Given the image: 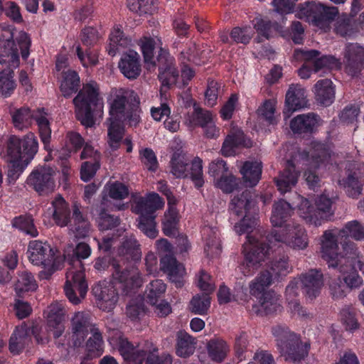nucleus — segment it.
<instances>
[{
	"instance_id": "nucleus-1",
	"label": "nucleus",
	"mask_w": 364,
	"mask_h": 364,
	"mask_svg": "<svg viewBox=\"0 0 364 364\" xmlns=\"http://www.w3.org/2000/svg\"><path fill=\"white\" fill-rule=\"evenodd\" d=\"M111 265L113 269L112 281L99 282L92 290L100 308L106 311L112 310L118 301L117 288L121 289L122 294L128 295L141 284L139 269L134 264H128L122 268L109 256H104L95 259L94 267L98 272H103Z\"/></svg>"
},
{
	"instance_id": "nucleus-2",
	"label": "nucleus",
	"mask_w": 364,
	"mask_h": 364,
	"mask_svg": "<svg viewBox=\"0 0 364 364\" xmlns=\"http://www.w3.org/2000/svg\"><path fill=\"white\" fill-rule=\"evenodd\" d=\"M80 88V77L75 70H63L60 77L59 89L62 95L70 98L73 95V103L75 106L77 120L87 127L95 124V116L102 113L103 101L100 96V87L96 82L91 81Z\"/></svg>"
},
{
	"instance_id": "nucleus-3",
	"label": "nucleus",
	"mask_w": 364,
	"mask_h": 364,
	"mask_svg": "<svg viewBox=\"0 0 364 364\" xmlns=\"http://www.w3.org/2000/svg\"><path fill=\"white\" fill-rule=\"evenodd\" d=\"M291 269L288 255L284 250L282 252L279 247L278 254L270 262L269 269L260 272L250 284V294L259 300L261 309L258 310V314L262 316L269 315L279 309L276 293L266 289L273 280H278L279 277L286 276Z\"/></svg>"
},
{
	"instance_id": "nucleus-4",
	"label": "nucleus",
	"mask_w": 364,
	"mask_h": 364,
	"mask_svg": "<svg viewBox=\"0 0 364 364\" xmlns=\"http://www.w3.org/2000/svg\"><path fill=\"white\" fill-rule=\"evenodd\" d=\"M1 141H0V146ZM38 150V141L33 132L23 137L11 135L6 141L5 147L0 150L8 164L9 182H15L34 158Z\"/></svg>"
},
{
	"instance_id": "nucleus-5",
	"label": "nucleus",
	"mask_w": 364,
	"mask_h": 364,
	"mask_svg": "<svg viewBox=\"0 0 364 364\" xmlns=\"http://www.w3.org/2000/svg\"><path fill=\"white\" fill-rule=\"evenodd\" d=\"M2 30L8 28L9 36H0V64H6L8 67L0 72V95L4 98L9 97L16 88L14 79V71L19 66L20 58L18 48L13 38L11 26L1 25Z\"/></svg>"
},
{
	"instance_id": "nucleus-6",
	"label": "nucleus",
	"mask_w": 364,
	"mask_h": 364,
	"mask_svg": "<svg viewBox=\"0 0 364 364\" xmlns=\"http://www.w3.org/2000/svg\"><path fill=\"white\" fill-rule=\"evenodd\" d=\"M119 354L125 364H171L172 357L170 354L161 355L154 354L158 348L148 340L143 341L134 346L126 337L120 336L117 340Z\"/></svg>"
},
{
	"instance_id": "nucleus-7",
	"label": "nucleus",
	"mask_w": 364,
	"mask_h": 364,
	"mask_svg": "<svg viewBox=\"0 0 364 364\" xmlns=\"http://www.w3.org/2000/svg\"><path fill=\"white\" fill-rule=\"evenodd\" d=\"M257 203V195L250 189L237 193L231 199L229 205L230 214L240 218L234 225L237 235L249 233L256 225L258 213Z\"/></svg>"
},
{
	"instance_id": "nucleus-8",
	"label": "nucleus",
	"mask_w": 364,
	"mask_h": 364,
	"mask_svg": "<svg viewBox=\"0 0 364 364\" xmlns=\"http://www.w3.org/2000/svg\"><path fill=\"white\" fill-rule=\"evenodd\" d=\"M164 206V199L156 193L151 192L140 196L134 201L132 212L138 215L137 228L146 237L154 239L158 236L156 211Z\"/></svg>"
},
{
	"instance_id": "nucleus-9",
	"label": "nucleus",
	"mask_w": 364,
	"mask_h": 364,
	"mask_svg": "<svg viewBox=\"0 0 364 364\" xmlns=\"http://www.w3.org/2000/svg\"><path fill=\"white\" fill-rule=\"evenodd\" d=\"M12 124L16 129L23 131L28 129L36 122L39 136L45 149L48 150L51 139L50 123L45 108L31 109L28 107L14 108L10 111Z\"/></svg>"
},
{
	"instance_id": "nucleus-10",
	"label": "nucleus",
	"mask_w": 364,
	"mask_h": 364,
	"mask_svg": "<svg viewBox=\"0 0 364 364\" xmlns=\"http://www.w3.org/2000/svg\"><path fill=\"white\" fill-rule=\"evenodd\" d=\"M272 333L276 339L277 348L285 356L286 360L300 363L308 356L310 343L303 342L300 336L291 331L287 326H272Z\"/></svg>"
},
{
	"instance_id": "nucleus-11",
	"label": "nucleus",
	"mask_w": 364,
	"mask_h": 364,
	"mask_svg": "<svg viewBox=\"0 0 364 364\" xmlns=\"http://www.w3.org/2000/svg\"><path fill=\"white\" fill-rule=\"evenodd\" d=\"M27 255L33 264L44 268L41 274H43V278L46 279H48L55 271L62 269L65 262V258L58 250L39 240L29 242Z\"/></svg>"
},
{
	"instance_id": "nucleus-12",
	"label": "nucleus",
	"mask_w": 364,
	"mask_h": 364,
	"mask_svg": "<svg viewBox=\"0 0 364 364\" xmlns=\"http://www.w3.org/2000/svg\"><path fill=\"white\" fill-rule=\"evenodd\" d=\"M338 15L336 7L325 6L322 4L312 1L300 4L296 16L320 28L328 27L329 24Z\"/></svg>"
},
{
	"instance_id": "nucleus-13",
	"label": "nucleus",
	"mask_w": 364,
	"mask_h": 364,
	"mask_svg": "<svg viewBox=\"0 0 364 364\" xmlns=\"http://www.w3.org/2000/svg\"><path fill=\"white\" fill-rule=\"evenodd\" d=\"M343 250L346 257L334 269L343 275V279L349 289L359 288L363 284V279L358 272L360 252L354 242L346 243Z\"/></svg>"
},
{
	"instance_id": "nucleus-14",
	"label": "nucleus",
	"mask_w": 364,
	"mask_h": 364,
	"mask_svg": "<svg viewBox=\"0 0 364 364\" xmlns=\"http://www.w3.org/2000/svg\"><path fill=\"white\" fill-rule=\"evenodd\" d=\"M249 243L243 246L244 259L240 265L242 274L246 276L252 275L261 266L262 262L269 255V245L256 240L251 242L247 236Z\"/></svg>"
},
{
	"instance_id": "nucleus-15",
	"label": "nucleus",
	"mask_w": 364,
	"mask_h": 364,
	"mask_svg": "<svg viewBox=\"0 0 364 364\" xmlns=\"http://www.w3.org/2000/svg\"><path fill=\"white\" fill-rule=\"evenodd\" d=\"M267 239L270 242L273 241L282 242L299 250L306 248L308 245L305 229L295 223L286 225L282 232L280 230H272L267 235Z\"/></svg>"
},
{
	"instance_id": "nucleus-16",
	"label": "nucleus",
	"mask_w": 364,
	"mask_h": 364,
	"mask_svg": "<svg viewBox=\"0 0 364 364\" xmlns=\"http://www.w3.org/2000/svg\"><path fill=\"white\" fill-rule=\"evenodd\" d=\"M332 200L325 194L318 196L315 200V207L310 204L308 200L303 201L301 209L306 210L303 212L304 218L315 226L321 225L322 221L328 220L333 215Z\"/></svg>"
},
{
	"instance_id": "nucleus-17",
	"label": "nucleus",
	"mask_w": 364,
	"mask_h": 364,
	"mask_svg": "<svg viewBox=\"0 0 364 364\" xmlns=\"http://www.w3.org/2000/svg\"><path fill=\"white\" fill-rule=\"evenodd\" d=\"M156 63L159 70L158 78L161 85L167 88L174 85L179 74L175 65V59L168 49L161 46L159 48Z\"/></svg>"
},
{
	"instance_id": "nucleus-18",
	"label": "nucleus",
	"mask_w": 364,
	"mask_h": 364,
	"mask_svg": "<svg viewBox=\"0 0 364 364\" xmlns=\"http://www.w3.org/2000/svg\"><path fill=\"white\" fill-rule=\"evenodd\" d=\"M338 237H339L338 235ZM351 241H344L342 244L343 251L338 253V244L337 236L331 230H326L321 237V257L326 262L328 268L336 269L341 260L346 257L344 253L343 245Z\"/></svg>"
},
{
	"instance_id": "nucleus-19",
	"label": "nucleus",
	"mask_w": 364,
	"mask_h": 364,
	"mask_svg": "<svg viewBox=\"0 0 364 364\" xmlns=\"http://www.w3.org/2000/svg\"><path fill=\"white\" fill-rule=\"evenodd\" d=\"M99 38L98 31L93 26H87L81 30L80 33V41L83 46L88 48L84 52L81 46L78 45L76 47V54L84 67H88L97 63V59L92 55L90 48L97 44Z\"/></svg>"
},
{
	"instance_id": "nucleus-20",
	"label": "nucleus",
	"mask_w": 364,
	"mask_h": 364,
	"mask_svg": "<svg viewBox=\"0 0 364 364\" xmlns=\"http://www.w3.org/2000/svg\"><path fill=\"white\" fill-rule=\"evenodd\" d=\"M26 183L28 186L33 188L40 195L52 192L55 187L51 169L45 166H40L33 169L28 176Z\"/></svg>"
},
{
	"instance_id": "nucleus-21",
	"label": "nucleus",
	"mask_w": 364,
	"mask_h": 364,
	"mask_svg": "<svg viewBox=\"0 0 364 364\" xmlns=\"http://www.w3.org/2000/svg\"><path fill=\"white\" fill-rule=\"evenodd\" d=\"M72 274L71 280H67L65 284L64 291L69 301L73 304H78L80 299L85 297L88 286L82 270L68 273Z\"/></svg>"
},
{
	"instance_id": "nucleus-22",
	"label": "nucleus",
	"mask_w": 364,
	"mask_h": 364,
	"mask_svg": "<svg viewBox=\"0 0 364 364\" xmlns=\"http://www.w3.org/2000/svg\"><path fill=\"white\" fill-rule=\"evenodd\" d=\"M344 63L348 75L352 77L356 76L364 67V48L357 43L346 45Z\"/></svg>"
},
{
	"instance_id": "nucleus-23",
	"label": "nucleus",
	"mask_w": 364,
	"mask_h": 364,
	"mask_svg": "<svg viewBox=\"0 0 364 364\" xmlns=\"http://www.w3.org/2000/svg\"><path fill=\"white\" fill-rule=\"evenodd\" d=\"M299 280L301 284L304 294L312 300L320 294L323 285V274L320 269H311L302 273Z\"/></svg>"
},
{
	"instance_id": "nucleus-24",
	"label": "nucleus",
	"mask_w": 364,
	"mask_h": 364,
	"mask_svg": "<svg viewBox=\"0 0 364 364\" xmlns=\"http://www.w3.org/2000/svg\"><path fill=\"white\" fill-rule=\"evenodd\" d=\"M320 117L314 112L301 114L290 121V129L294 134L311 135L318 126Z\"/></svg>"
},
{
	"instance_id": "nucleus-25",
	"label": "nucleus",
	"mask_w": 364,
	"mask_h": 364,
	"mask_svg": "<svg viewBox=\"0 0 364 364\" xmlns=\"http://www.w3.org/2000/svg\"><path fill=\"white\" fill-rule=\"evenodd\" d=\"M71 223L69 224L70 229L78 238L86 237L90 232V224L87 218V213L84 208L78 202H74L71 206Z\"/></svg>"
},
{
	"instance_id": "nucleus-26",
	"label": "nucleus",
	"mask_w": 364,
	"mask_h": 364,
	"mask_svg": "<svg viewBox=\"0 0 364 364\" xmlns=\"http://www.w3.org/2000/svg\"><path fill=\"white\" fill-rule=\"evenodd\" d=\"M306 91L300 85H291L286 93L285 108L283 111L284 117H288L295 111L306 106Z\"/></svg>"
},
{
	"instance_id": "nucleus-27",
	"label": "nucleus",
	"mask_w": 364,
	"mask_h": 364,
	"mask_svg": "<svg viewBox=\"0 0 364 364\" xmlns=\"http://www.w3.org/2000/svg\"><path fill=\"white\" fill-rule=\"evenodd\" d=\"M134 94V91L124 88L116 90L112 100L109 102V113L110 116L109 119L117 120L124 119V114L129 105L128 103V98L132 97Z\"/></svg>"
},
{
	"instance_id": "nucleus-28",
	"label": "nucleus",
	"mask_w": 364,
	"mask_h": 364,
	"mask_svg": "<svg viewBox=\"0 0 364 364\" xmlns=\"http://www.w3.org/2000/svg\"><path fill=\"white\" fill-rule=\"evenodd\" d=\"M119 68L127 78H137L141 71L139 55L132 50L123 53L119 62Z\"/></svg>"
},
{
	"instance_id": "nucleus-29",
	"label": "nucleus",
	"mask_w": 364,
	"mask_h": 364,
	"mask_svg": "<svg viewBox=\"0 0 364 364\" xmlns=\"http://www.w3.org/2000/svg\"><path fill=\"white\" fill-rule=\"evenodd\" d=\"M348 196L357 198L363 191L364 179L360 171L356 168H348L346 176L339 181Z\"/></svg>"
},
{
	"instance_id": "nucleus-30",
	"label": "nucleus",
	"mask_w": 364,
	"mask_h": 364,
	"mask_svg": "<svg viewBox=\"0 0 364 364\" xmlns=\"http://www.w3.org/2000/svg\"><path fill=\"white\" fill-rule=\"evenodd\" d=\"M161 269L166 273L176 288L183 286V267L172 255H166L160 260Z\"/></svg>"
},
{
	"instance_id": "nucleus-31",
	"label": "nucleus",
	"mask_w": 364,
	"mask_h": 364,
	"mask_svg": "<svg viewBox=\"0 0 364 364\" xmlns=\"http://www.w3.org/2000/svg\"><path fill=\"white\" fill-rule=\"evenodd\" d=\"M51 218L55 223L60 228L68 226L71 223V208L61 195L58 194L51 201Z\"/></svg>"
},
{
	"instance_id": "nucleus-32",
	"label": "nucleus",
	"mask_w": 364,
	"mask_h": 364,
	"mask_svg": "<svg viewBox=\"0 0 364 364\" xmlns=\"http://www.w3.org/2000/svg\"><path fill=\"white\" fill-rule=\"evenodd\" d=\"M291 212V207L287 201L279 200L275 203L271 216V223L274 228L273 230H280L282 232L286 225L292 224L293 222L289 221Z\"/></svg>"
},
{
	"instance_id": "nucleus-33",
	"label": "nucleus",
	"mask_w": 364,
	"mask_h": 364,
	"mask_svg": "<svg viewBox=\"0 0 364 364\" xmlns=\"http://www.w3.org/2000/svg\"><path fill=\"white\" fill-rule=\"evenodd\" d=\"M234 358L237 362L247 360L253 353L254 346L251 343V337L244 331L235 335L233 343Z\"/></svg>"
},
{
	"instance_id": "nucleus-34",
	"label": "nucleus",
	"mask_w": 364,
	"mask_h": 364,
	"mask_svg": "<svg viewBox=\"0 0 364 364\" xmlns=\"http://www.w3.org/2000/svg\"><path fill=\"white\" fill-rule=\"evenodd\" d=\"M72 341L74 347H80L88 333L89 321L82 312H77L72 319Z\"/></svg>"
},
{
	"instance_id": "nucleus-35",
	"label": "nucleus",
	"mask_w": 364,
	"mask_h": 364,
	"mask_svg": "<svg viewBox=\"0 0 364 364\" xmlns=\"http://www.w3.org/2000/svg\"><path fill=\"white\" fill-rule=\"evenodd\" d=\"M298 180V173L295 171V165L292 161H287V168L281 173L276 180V185L281 193L289 191L296 185Z\"/></svg>"
},
{
	"instance_id": "nucleus-36",
	"label": "nucleus",
	"mask_w": 364,
	"mask_h": 364,
	"mask_svg": "<svg viewBox=\"0 0 364 364\" xmlns=\"http://www.w3.org/2000/svg\"><path fill=\"white\" fill-rule=\"evenodd\" d=\"M314 87L316 100L318 103L327 107L333 102L335 88L331 80H320L316 83Z\"/></svg>"
},
{
	"instance_id": "nucleus-37",
	"label": "nucleus",
	"mask_w": 364,
	"mask_h": 364,
	"mask_svg": "<svg viewBox=\"0 0 364 364\" xmlns=\"http://www.w3.org/2000/svg\"><path fill=\"white\" fill-rule=\"evenodd\" d=\"M196 338L186 331L180 330L176 333V353L181 358H188L193 354Z\"/></svg>"
},
{
	"instance_id": "nucleus-38",
	"label": "nucleus",
	"mask_w": 364,
	"mask_h": 364,
	"mask_svg": "<svg viewBox=\"0 0 364 364\" xmlns=\"http://www.w3.org/2000/svg\"><path fill=\"white\" fill-rule=\"evenodd\" d=\"M109 43L107 47L108 54L114 56L124 52V49L131 45L132 40L126 36L119 28H114L109 35Z\"/></svg>"
},
{
	"instance_id": "nucleus-39",
	"label": "nucleus",
	"mask_w": 364,
	"mask_h": 364,
	"mask_svg": "<svg viewBox=\"0 0 364 364\" xmlns=\"http://www.w3.org/2000/svg\"><path fill=\"white\" fill-rule=\"evenodd\" d=\"M119 255L127 260L138 262L141 259L140 245L134 237H126L118 250Z\"/></svg>"
},
{
	"instance_id": "nucleus-40",
	"label": "nucleus",
	"mask_w": 364,
	"mask_h": 364,
	"mask_svg": "<svg viewBox=\"0 0 364 364\" xmlns=\"http://www.w3.org/2000/svg\"><path fill=\"white\" fill-rule=\"evenodd\" d=\"M262 166L261 163L256 161H245L240 169L245 186H255L262 175Z\"/></svg>"
},
{
	"instance_id": "nucleus-41",
	"label": "nucleus",
	"mask_w": 364,
	"mask_h": 364,
	"mask_svg": "<svg viewBox=\"0 0 364 364\" xmlns=\"http://www.w3.org/2000/svg\"><path fill=\"white\" fill-rule=\"evenodd\" d=\"M180 215L177 208L171 206L167 208L162 220V232L168 237H175L178 231Z\"/></svg>"
},
{
	"instance_id": "nucleus-42",
	"label": "nucleus",
	"mask_w": 364,
	"mask_h": 364,
	"mask_svg": "<svg viewBox=\"0 0 364 364\" xmlns=\"http://www.w3.org/2000/svg\"><path fill=\"white\" fill-rule=\"evenodd\" d=\"M207 350L208 355L213 361L221 363L227 357L230 346L223 339L213 338L208 341Z\"/></svg>"
},
{
	"instance_id": "nucleus-43",
	"label": "nucleus",
	"mask_w": 364,
	"mask_h": 364,
	"mask_svg": "<svg viewBox=\"0 0 364 364\" xmlns=\"http://www.w3.org/2000/svg\"><path fill=\"white\" fill-rule=\"evenodd\" d=\"M247 146L246 139L242 132H237L226 136L223 143L221 153L225 156H234L236 149Z\"/></svg>"
},
{
	"instance_id": "nucleus-44",
	"label": "nucleus",
	"mask_w": 364,
	"mask_h": 364,
	"mask_svg": "<svg viewBox=\"0 0 364 364\" xmlns=\"http://www.w3.org/2000/svg\"><path fill=\"white\" fill-rule=\"evenodd\" d=\"M166 290V284L161 279H155L147 284L145 291L146 301L154 306L163 299Z\"/></svg>"
},
{
	"instance_id": "nucleus-45",
	"label": "nucleus",
	"mask_w": 364,
	"mask_h": 364,
	"mask_svg": "<svg viewBox=\"0 0 364 364\" xmlns=\"http://www.w3.org/2000/svg\"><path fill=\"white\" fill-rule=\"evenodd\" d=\"M37 288L36 280L31 272L23 271L18 274L14 287L18 296L21 297L25 293L34 291Z\"/></svg>"
},
{
	"instance_id": "nucleus-46",
	"label": "nucleus",
	"mask_w": 364,
	"mask_h": 364,
	"mask_svg": "<svg viewBox=\"0 0 364 364\" xmlns=\"http://www.w3.org/2000/svg\"><path fill=\"white\" fill-rule=\"evenodd\" d=\"M87 352V357L97 358L104 352V341L102 333L98 328L91 330V336L87 339L85 345Z\"/></svg>"
},
{
	"instance_id": "nucleus-47",
	"label": "nucleus",
	"mask_w": 364,
	"mask_h": 364,
	"mask_svg": "<svg viewBox=\"0 0 364 364\" xmlns=\"http://www.w3.org/2000/svg\"><path fill=\"white\" fill-rule=\"evenodd\" d=\"M11 225L14 228L32 237L38 235V231L34 225L33 218L30 214L21 215L14 218L11 220Z\"/></svg>"
},
{
	"instance_id": "nucleus-48",
	"label": "nucleus",
	"mask_w": 364,
	"mask_h": 364,
	"mask_svg": "<svg viewBox=\"0 0 364 364\" xmlns=\"http://www.w3.org/2000/svg\"><path fill=\"white\" fill-rule=\"evenodd\" d=\"M338 236L345 237V240L350 237L356 241H364V225L356 220L349 221L339 230Z\"/></svg>"
},
{
	"instance_id": "nucleus-49",
	"label": "nucleus",
	"mask_w": 364,
	"mask_h": 364,
	"mask_svg": "<svg viewBox=\"0 0 364 364\" xmlns=\"http://www.w3.org/2000/svg\"><path fill=\"white\" fill-rule=\"evenodd\" d=\"M145 64L153 68L156 66L154 58V50L156 46L155 39L151 36H144L138 42Z\"/></svg>"
},
{
	"instance_id": "nucleus-50",
	"label": "nucleus",
	"mask_w": 364,
	"mask_h": 364,
	"mask_svg": "<svg viewBox=\"0 0 364 364\" xmlns=\"http://www.w3.org/2000/svg\"><path fill=\"white\" fill-rule=\"evenodd\" d=\"M211 298L208 293L198 294L193 296L189 304V309L194 314L205 316L210 307Z\"/></svg>"
},
{
	"instance_id": "nucleus-51",
	"label": "nucleus",
	"mask_w": 364,
	"mask_h": 364,
	"mask_svg": "<svg viewBox=\"0 0 364 364\" xmlns=\"http://www.w3.org/2000/svg\"><path fill=\"white\" fill-rule=\"evenodd\" d=\"M31 338L23 329L16 328L9 339V350L13 355L20 354L30 341Z\"/></svg>"
},
{
	"instance_id": "nucleus-52",
	"label": "nucleus",
	"mask_w": 364,
	"mask_h": 364,
	"mask_svg": "<svg viewBox=\"0 0 364 364\" xmlns=\"http://www.w3.org/2000/svg\"><path fill=\"white\" fill-rule=\"evenodd\" d=\"M107 121L109 122L108 126V142L113 149H117L119 148L120 141L123 138L124 125L119 119L108 118Z\"/></svg>"
},
{
	"instance_id": "nucleus-53",
	"label": "nucleus",
	"mask_w": 364,
	"mask_h": 364,
	"mask_svg": "<svg viewBox=\"0 0 364 364\" xmlns=\"http://www.w3.org/2000/svg\"><path fill=\"white\" fill-rule=\"evenodd\" d=\"M194 184L196 189L201 188L205 183L203 171V160L196 156L188 166V176Z\"/></svg>"
},
{
	"instance_id": "nucleus-54",
	"label": "nucleus",
	"mask_w": 364,
	"mask_h": 364,
	"mask_svg": "<svg viewBox=\"0 0 364 364\" xmlns=\"http://www.w3.org/2000/svg\"><path fill=\"white\" fill-rule=\"evenodd\" d=\"M171 172L178 178H185L188 176L189 164L185 156L181 153L174 152L171 159Z\"/></svg>"
},
{
	"instance_id": "nucleus-55",
	"label": "nucleus",
	"mask_w": 364,
	"mask_h": 364,
	"mask_svg": "<svg viewBox=\"0 0 364 364\" xmlns=\"http://www.w3.org/2000/svg\"><path fill=\"white\" fill-rule=\"evenodd\" d=\"M258 114L268 124H276L278 122L276 112V102L272 100H266L259 107Z\"/></svg>"
},
{
	"instance_id": "nucleus-56",
	"label": "nucleus",
	"mask_w": 364,
	"mask_h": 364,
	"mask_svg": "<svg viewBox=\"0 0 364 364\" xmlns=\"http://www.w3.org/2000/svg\"><path fill=\"white\" fill-rule=\"evenodd\" d=\"M340 317L346 329L353 331L359 328L355 309L351 306H345L340 311Z\"/></svg>"
},
{
	"instance_id": "nucleus-57",
	"label": "nucleus",
	"mask_w": 364,
	"mask_h": 364,
	"mask_svg": "<svg viewBox=\"0 0 364 364\" xmlns=\"http://www.w3.org/2000/svg\"><path fill=\"white\" fill-rule=\"evenodd\" d=\"M230 37L232 42L247 45L252 38V31L248 26H235L232 28Z\"/></svg>"
},
{
	"instance_id": "nucleus-58",
	"label": "nucleus",
	"mask_w": 364,
	"mask_h": 364,
	"mask_svg": "<svg viewBox=\"0 0 364 364\" xmlns=\"http://www.w3.org/2000/svg\"><path fill=\"white\" fill-rule=\"evenodd\" d=\"M139 159L149 171H156L159 167V162L154 151L151 148L141 149L139 151Z\"/></svg>"
},
{
	"instance_id": "nucleus-59",
	"label": "nucleus",
	"mask_w": 364,
	"mask_h": 364,
	"mask_svg": "<svg viewBox=\"0 0 364 364\" xmlns=\"http://www.w3.org/2000/svg\"><path fill=\"white\" fill-rule=\"evenodd\" d=\"M341 67L339 60L333 55H321L314 61L313 68L314 73H318L321 69H338Z\"/></svg>"
},
{
	"instance_id": "nucleus-60",
	"label": "nucleus",
	"mask_w": 364,
	"mask_h": 364,
	"mask_svg": "<svg viewBox=\"0 0 364 364\" xmlns=\"http://www.w3.org/2000/svg\"><path fill=\"white\" fill-rule=\"evenodd\" d=\"M4 14L14 23L21 24L24 22L21 9L15 1H7L5 2Z\"/></svg>"
},
{
	"instance_id": "nucleus-61",
	"label": "nucleus",
	"mask_w": 364,
	"mask_h": 364,
	"mask_svg": "<svg viewBox=\"0 0 364 364\" xmlns=\"http://www.w3.org/2000/svg\"><path fill=\"white\" fill-rule=\"evenodd\" d=\"M139 102L136 104L131 103L128 105L127 110L124 114V119H121L120 121L123 124L127 122L129 127H136L141 122Z\"/></svg>"
},
{
	"instance_id": "nucleus-62",
	"label": "nucleus",
	"mask_w": 364,
	"mask_h": 364,
	"mask_svg": "<svg viewBox=\"0 0 364 364\" xmlns=\"http://www.w3.org/2000/svg\"><path fill=\"white\" fill-rule=\"evenodd\" d=\"M239 179L232 174L217 179L215 186L223 193H230L237 188Z\"/></svg>"
},
{
	"instance_id": "nucleus-63",
	"label": "nucleus",
	"mask_w": 364,
	"mask_h": 364,
	"mask_svg": "<svg viewBox=\"0 0 364 364\" xmlns=\"http://www.w3.org/2000/svg\"><path fill=\"white\" fill-rule=\"evenodd\" d=\"M97 223L100 230H107L117 227L119 224V219L102 210L99 215Z\"/></svg>"
},
{
	"instance_id": "nucleus-64",
	"label": "nucleus",
	"mask_w": 364,
	"mask_h": 364,
	"mask_svg": "<svg viewBox=\"0 0 364 364\" xmlns=\"http://www.w3.org/2000/svg\"><path fill=\"white\" fill-rule=\"evenodd\" d=\"M100 168V161H84L80 168V178L84 182L90 181Z\"/></svg>"
}]
</instances>
